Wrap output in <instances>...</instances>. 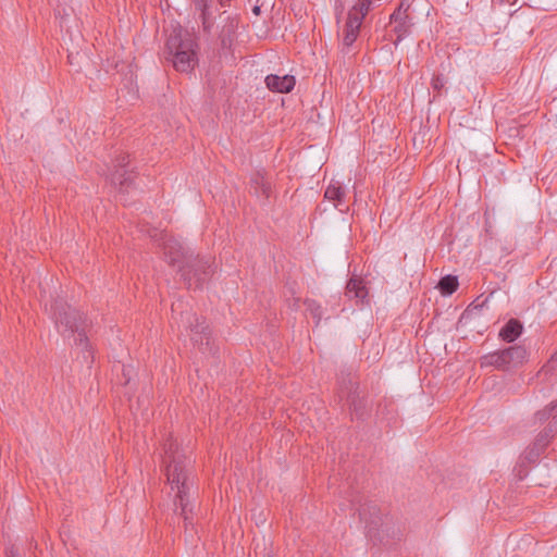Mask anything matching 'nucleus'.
I'll return each instance as SVG.
<instances>
[{
	"label": "nucleus",
	"mask_w": 557,
	"mask_h": 557,
	"mask_svg": "<svg viewBox=\"0 0 557 557\" xmlns=\"http://www.w3.org/2000/svg\"><path fill=\"white\" fill-rule=\"evenodd\" d=\"M360 22L357 17H347L344 26L343 44L346 47H350L357 39L360 30Z\"/></svg>",
	"instance_id": "nucleus-19"
},
{
	"label": "nucleus",
	"mask_w": 557,
	"mask_h": 557,
	"mask_svg": "<svg viewBox=\"0 0 557 557\" xmlns=\"http://www.w3.org/2000/svg\"><path fill=\"white\" fill-rule=\"evenodd\" d=\"M49 314L58 332L63 337L77 334L74 338V344L76 347H82L84 361L87 364L91 363L94 356L86 335V331L90 325L87 315L70 306L62 298H55L51 301Z\"/></svg>",
	"instance_id": "nucleus-2"
},
{
	"label": "nucleus",
	"mask_w": 557,
	"mask_h": 557,
	"mask_svg": "<svg viewBox=\"0 0 557 557\" xmlns=\"http://www.w3.org/2000/svg\"><path fill=\"white\" fill-rule=\"evenodd\" d=\"M251 188H253L255 194L259 196H263L264 198H269L271 194V185L265 180L264 173L261 171H257L251 175L250 178Z\"/></svg>",
	"instance_id": "nucleus-20"
},
{
	"label": "nucleus",
	"mask_w": 557,
	"mask_h": 557,
	"mask_svg": "<svg viewBox=\"0 0 557 557\" xmlns=\"http://www.w3.org/2000/svg\"><path fill=\"white\" fill-rule=\"evenodd\" d=\"M549 277V272L547 271L545 275H542L540 278V284H544V282Z\"/></svg>",
	"instance_id": "nucleus-29"
},
{
	"label": "nucleus",
	"mask_w": 557,
	"mask_h": 557,
	"mask_svg": "<svg viewBox=\"0 0 557 557\" xmlns=\"http://www.w3.org/2000/svg\"><path fill=\"white\" fill-rule=\"evenodd\" d=\"M527 360V349L513 345L506 349L494 351L482 357V366H492L502 371L518 368Z\"/></svg>",
	"instance_id": "nucleus-6"
},
{
	"label": "nucleus",
	"mask_w": 557,
	"mask_h": 557,
	"mask_svg": "<svg viewBox=\"0 0 557 557\" xmlns=\"http://www.w3.org/2000/svg\"><path fill=\"white\" fill-rule=\"evenodd\" d=\"M129 372H131V370H129V369H126L125 367H123V375H124V376H128V375H129Z\"/></svg>",
	"instance_id": "nucleus-31"
},
{
	"label": "nucleus",
	"mask_w": 557,
	"mask_h": 557,
	"mask_svg": "<svg viewBox=\"0 0 557 557\" xmlns=\"http://www.w3.org/2000/svg\"><path fill=\"white\" fill-rule=\"evenodd\" d=\"M372 0H358L357 3L351 8L347 17H357L362 24L363 18L370 11Z\"/></svg>",
	"instance_id": "nucleus-22"
},
{
	"label": "nucleus",
	"mask_w": 557,
	"mask_h": 557,
	"mask_svg": "<svg viewBox=\"0 0 557 557\" xmlns=\"http://www.w3.org/2000/svg\"><path fill=\"white\" fill-rule=\"evenodd\" d=\"M394 411V408H393V403L392 401H383V403H380L377 405V410H376V414L379 417H384L385 416V412L386 414L387 413H392Z\"/></svg>",
	"instance_id": "nucleus-25"
},
{
	"label": "nucleus",
	"mask_w": 557,
	"mask_h": 557,
	"mask_svg": "<svg viewBox=\"0 0 557 557\" xmlns=\"http://www.w3.org/2000/svg\"><path fill=\"white\" fill-rule=\"evenodd\" d=\"M164 459L166 480L172 491H176L174 497V513L184 519L185 529L193 525L194 505L190 499V491L194 486L191 475V460L178 447L176 441L170 436L164 445Z\"/></svg>",
	"instance_id": "nucleus-1"
},
{
	"label": "nucleus",
	"mask_w": 557,
	"mask_h": 557,
	"mask_svg": "<svg viewBox=\"0 0 557 557\" xmlns=\"http://www.w3.org/2000/svg\"><path fill=\"white\" fill-rule=\"evenodd\" d=\"M129 163L128 154H120L115 160V172L112 175V182L120 186V190L123 193H128L131 188L134 187V173L133 171L126 170V166Z\"/></svg>",
	"instance_id": "nucleus-9"
},
{
	"label": "nucleus",
	"mask_w": 557,
	"mask_h": 557,
	"mask_svg": "<svg viewBox=\"0 0 557 557\" xmlns=\"http://www.w3.org/2000/svg\"><path fill=\"white\" fill-rule=\"evenodd\" d=\"M197 42L182 29L174 30L166 40V50L171 55L174 69L182 73H189L198 63Z\"/></svg>",
	"instance_id": "nucleus-3"
},
{
	"label": "nucleus",
	"mask_w": 557,
	"mask_h": 557,
	"mask_svg": "<svg viewBox=\"0 0 557 557\" xmlns=\"http://www.w3.org/2000/svg\"><path fill=\"white\" fill-rule=\"evenodd\" d=\"M345 295L357 302H368L369 289L366 281L360 276L352 275L346 284Z\"/></svg>",
	"instance_id": "nucleus-14"
},
{
	"label": "nucleus",
	"mask_w": 557,
	"mask_h": 557,
	"mask_svg": "<svg viewBox=\"0 0 557 557\" xmlns=\"http://www.w3.org/2000/svg\"><path fill=\"white\" fill-rule=\"evenodd\" d=\"M307 311H309L310 315L315 320V325L318 326L322 319V307L315 300H307L306 301Z\"/></svg>",
	"instance_id": "nucleus-24"
},
{
	"label": "nucleus",
	"mask_w": 557,
	"mask_h": 557,
	"mask_svg": "<svg viewBox=\"0 0 557 557\" xmlns=\"http://www.w3.org/2000/svg\"><path fill=\"white\" fill-rule=\"evenodd\" d=\"M556 355H557V351L552 354V357H550L549 363H553V362H554V358H555V356H556Z\"/></svg>",
	"instance_id": "nucleus-33"
},
{
	"label": "nucleus",
	"mask_w": 557,
	"mask_h": 557,
	"mask_svg": "<svg viewBox=\"0 0 557 557\" xmlns=\"http://www.w3.org/2000/svg\"><path fill=\"white\" fill-rule=\"evenodd\" d=\"M224 24L221 27V30L219 33V38L221 39L222 46L231 45L233 37L236 33V29L238 27V18L237 16H231L227 15L223 20Z\"/></svg>",
	"instance_id": "nucleus-18"
},
{
	"label": "nucleus",
	"mask_w": 557,
	"mask_h": 557,
	"mask_svg": "<svg viewBox=\"0 0 557 557\" xmlns=\"http://www.w3.org/2000/svg\"><path fill=\"white\" fill-rule=\"evenodd\" d=\"M253 13L258 15L260 13V8L259 7H255L253 8Z\"/></svg>",
	"instance_id": "nucleus-32"
},
{
	"label": "nucleus",
	"mask_w": 557,
	"mask_h": 557,
	"mask_svg": "<svg viewBox=\"0 0 557 557\" xmlns=\"http://www.w3.org/2000/svg\"><path fill=\"white\" fill-rule=\"evenodd\" d=\"M341 13H342V11H341L339 13H338V12L336 13V17H337V20L339 18V14H341Z\"/></svg>",
	"instance_id": "nucleus-34"
},
{
	"label": "nucleus",
	"mask_w": 557,
	"mask_h": 557,
	"mask_svg": "<svg viewBox=\"0 0 557 557\" xmlns=\"http://www.w3.org/2000/svg\"><path fill=\"white\" fill-rule=\"evenodd\" d=\"M409 9H410V3L407 2V0H400L399 4L395 11H400L404 14V13H408Z\"/></svg>",
	"instance_id": "nucleus-27"
},
{
	"label": "nucleus",
	"mask_w": 557,
	"mask_h": 557,
	"mask_svg": "<svg viewBox=\"0 0 557 557\" xmlns=\"http://www.w3.org/2000/svg\"><path fill=\"white\" fill-rule=\"evenodd\" d=\"M360 520L364 523L369 532L377 530L382 524V513L380 508L374 502H364L358 507Z\"/></svg>",
	"instance_id": "nucleus-11"
},
{
	"label": "nucleus",
	"mask_w": 557,
	"mask_h": 557,
	"mask_svg": "<svg viewBox=\"0 0 557 557\" xmlns=\"http://www.w3.org/2000/svg\"><path fill=\"white\" fill-rule=\"evenodd\" d=\"M349 387L347 393V401L349 404V408L351 412L356 416L357 419H364L368 416L367 410V400L364 397H361L358 393L357 383L349 381Z\"/></svg>",
	"instance_id": "nucleus-12"
},
{
	"label": "nucleus",
	"mask_w": 557,
	"mask_h": 557,
	"mask_svg": "<svg viewBox=\"0 0 557 557\" xmlns=\"http://www.w3.org/2000/svg\"><path fill=\"white\" fill-rule=\"evenodd\" d=\"M222 8L230 7L231 0H218ZM214 0H190L195 16L201 22L203 33L210 35L215 25Z\"/></svg>",
	"instance_id": "nucleus-7"
},
{
	"label": "nucleus",
	"mask_w": 557,
	"mask_h": 557,
	"mask_svg": "<svg viewBox=\"0 0 557 557\" xmlns=\"http://www.w3.org/2000/svg\"><path fill=\"white\" fill-rule=\"evenodd\" d=\"M391 23H394V32L397 35V41L403 40L406 36L409 35L410 28L413 25L412 18L409 13H404L400 11H394L389 17Z\"/></svg>",
	"instance_id": "nucleus-16"
},
{
	"label": "nucleus",
	"mask_w": 557,
	"mask_h": 557,
	"mask_svg": "<svg viewBox=\"0 0 557 557\" xmlns=\"http://www.w3.org/2000/svg\"><path fill=\"white\" fill-rule=\"evenodd\" d=\"M557 404L556 401H550L547 408L544 410H541L536 412V419L540 421H545L552 417V420L549 421L548 425L539 433L535 441L533 442L532 446L528 447L524 453L521 456V462L524 461L529 463L535 462L539 457L545 451L547 445L549 442L555 437L557 430L555 421V416L553 414V411L556 409Z\"/></svg>",
	"instance_id": "nucleus-5"
},
{
	"label": "nucleus",
	"mask_w": 557,
	"mask_h": 557,
	"mask_svg": "<svg viewBox=\"0 0 557 557\" xmlns=\"http://www.w3.org/2000/svg\"><path fill=\"white\" fill-rule=\"evenodd\" d=\"M523 325L518 319H510L499 331V337L506 343L515 342L522 333Z\"/></svg>",
	"instance_id": "nucleus-17"
},
{
	"label": "nucleus",
	"mask_w": 557,
	"mask_h": 557,
	"mask_svg": "<svg viewBox=\"0 0 557 557\" xmlns=\"http://www.w3.org/2000/svg\"><path fill=\"white\" fill-rule=\"evenodd\" d=\"M539 174L542 175V178H541L542 187L545 188L546 191L549 193L550 196H554V194L556 191L555 178H556L557 174H553L552 172L545 174V168L542 169Z\"/></svg>",
	"instance_id": "nucleus-23"
},
{
	"label": "nucleus",
	"mask_w": 557,
	"mask_h": 557,
	"mask_svg": "<svg viewBox=\"0 0 557 557\" xmlns=\"http://www.w3.org/2000/svg\"><path fill=\"white\" fill-rule=\"evenodd\" d=\"M458 285L457 276L445 275L438 281L437 288L443 296H450L457 290Z\"/></svg>",
	"instance_id": "nucleus-21"
},
{
	"label": "nucleus",
	"mask_w": 557,
	"mask_h": 557,
	"mask_svg": "<svg viewBox=\"0 0 557 557\" xmlns=\"http://www.w3.org/2000/svg\"><path fill=\"white\" fill-rule=\"evenodd\" d=\"M214 260L211 257L190 256L180 265L178 273L188 289H200L214 272Z\"/></svg>",
	"instance_id": "nucleus-4"
},
{
	"label": "nucleus",
	"mask_w": 557,
	"mask_h": 557,
	"mask_svg": "<svg viewBox=\"0 0 557 557\" xmlns=\"http://www.w3.org/2000/svg\"><path fill=\"white\" fill-rule=\"evenodd\" d=\"M445 84H446V79L443 75H435L432 78V87L437 92H440L442 90V88H444Z\"/></svg>",
	"instance_id": "nucleus-26"
},
{
	"label": "nucleus",
	"mask_w": 557,
	"mask_h": 557,
	"mask_svg": "<svg viewBox=\"0 0 557 557\" xmlns=\"http://www.w3.org/2000/svg\"><path fill=\"white\" fill-rule=\"evenodd\" d=\"M162 250L166 262L173 267L182 265L191 251L185 250L182 244L169 235L162 236Z\"/></svg>",
	"instance_id": "nucleus-8"
},
{
	"label": "nucleus",
	"mask_w": 557,
	"mask_h": 557,
	"mask_svg": "<svg viewBox=\"0 0 557 557\" xmlns=\"http://www.w3.org/2000/svg\"><path fill=\"white\" fill-rule=\"evenodd\" d=\"M267 87L275 92H289L294 89L296 79L293 75L278 76L270 74L264 79Z\"/></svg>",
	"instance_id": "nucleus-15"
},
{
	"label": "nucleus",
	"mask_w": 557,
	"mask_h": 557,
	"mask_svg": "<svg viewBox=\"0 0 557 557\" xmlns=\"http://www.w3.org/2000/svg\"><path fill=\"white\" fill-rule=\"evenodd\" d=\"M8 557H18L17 553L15 552L14 548H11L9 554H8Z\"/></svg>",
	"instance_id": "nucleus-30"
},
{
	"label": "nucleus",
	"mask_w": 557,
	"mask_h": 557,
	"mask_svg": "<svg viewBox=\"0 0 557 557\" xmlns=\"http://www.w3.org/2000/svg\"><path fill=\"white\" fill-rule=\"evenodd\" d=\"M482 307H483V304L482 305H476V306H473V307H468L466 309V311L462 313L461 320L465 319L466 317L470 315L473 311L482 309Z\"/></svg>",
	"instance_id": "nucleus-28"
},
{
	"label": "nucleus",
	"mask_w": 557,
	"mask_h": 557,
	"mask_svg": "<svg viewBox=\"0 0 557 557\" xmlns=\"http://www.w3.org/2000/svg\"><path fill=\"white\" fill-rule=\"evenodd\" d=\"M346 188L338 181L332 180L324 191V198L333 202L341 212H347L348 206L345 202Z\"/></svg>",
	"instance_id": "nucleus-13"
},
{
	"label": "nucleus",
	"mask_w": 557,
	"mask_h": 557,
	"mask_svg": "<svg viewBox=\"0 0 557 557\" xmlns=\"http://www.w3.org/2000/svg\"><path fill=\"white\" fill-rule=\"evenodd\" d=\"M190 338L199 349L205 350L210 345V331L205 320H201L196 314L188 315Z\"/></svg>",
	"instance_id": "nucleus-10"
}]
</instances>
